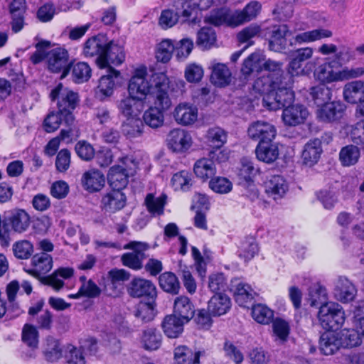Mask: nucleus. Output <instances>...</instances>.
<instances>
[{
    "label": "nucleus",
    "instance_id": "obj_1",
    "mask_svg": "<svg viewBox=\"0 0 364 364\" xmlns=\"http://www.w3.org/2000/svg\"><path fill=\"white\" fill-rule=\"evenodd\" d=\"M293 84L294 79L291 75L273 74L258 77L252 87L255 92L263 95L262 105L264 107L269 110H277L294 102L295 95L291 89Z\"/></svg>",
    "mask_w": 364,
    "mask_h": 364
},
{
    "label": "nucleus",
    "instance_id": "obj_2",
    "mask_svg": "<svg viewBox=\"0 0 364 364\" xmlns=\"http://www.w3.org/2000/svg\"><path fill=\"white\" fill-rule=\"evenodd\" d=\"M225 0H176L174 3L177 11L171 9L163 10L159 18V24L163 29H167L175 26L181 15L183 22L190 21L196 23L197 9H208L213 4L224 3Z\"/></svg>",
    "mask_w": 364,
    "mask_h": 364
},
{
    "label": "nucleus",
    "instance_id": "obj_3",
    "mask_svg": "<svg viewBox=\"0 0 364 364\" xmlns=\"http://www.w3.org/2000/svg\"><path fill=\"white\" fill-rule=\"evenodd\" d=\"M156 86L159 90L156 93L154 106L149 107L143 115L146 124L151 128L161 127L164 121V112L168 109L171 105V99L168 95L169 80L166 74L154 75Z\"/></svg>",
    "mask_w": 364,
    "mask_h": 364
},
{
    "label": "nucleus",
    "instance_id": "obj_4",
    "mask_svg": "<svg viewBox=\"0 0 364 364\" xmlns=\"http://www.w3.org/2000/svg\"><path fill=\"white\" fill-rule=\"evenodd\" d=\"M337 66L334 61L328 60L320 65L315 70L317 80L323 84L349 80L364 75V67H344L338 71L334 70Z\"/></svg>",
    "mask_w": 364,
    "mask_h": 364
},
{
    "label": "nucleus",
    "instance_id": "obj_5",
    "mask_svg": "<svg viewBox=\"0 0 364 364\" xmlns=\"http://www.w3.org/2000/svg\"><path fill=\"white\" fill-rule=\"evenodd\" d=\"M164 74V73H148L146 67H141L135 70L134 75L129 80L128 92L131 96H135L144 101L149 94H152L156 98V93L159 87L156 86L154 75Z\"/></svg>",
    "mask_w": 364,
    "mask_h": 364
},
{
    "label": "nucleus",
    "instance_id": "obj_6",
    "mask_svg": "<svg viewBox=\"0 0 364 364\" xmlns=\"http://www.w3.org/2000/svg\"><path fill=\"white\" fill-rule=\"evenodd\" d=\"M50 98L52 101L57 102L58 109L63 115L65 124L68 127L71 126L75 119L73 112L80 101L78 94L59 83L51 90Z\"/></svg>",
    "mask_w": 364,
    "mask_h": 364
},
{
    "label": "nucleus",
    "instance_id": "obj_7",
    "mask_svg": "<svg viewBox=\"0 0 364 364\" xmlns=\"http://www.w3.org/2000/svg\"><path fill=\"white\" fill-rule=\"evenodd\" d=\"M318 318L326 330H337L343 324L346 316L342 306L338 303L328 302L319 308Z\"/></svg>",
    "mask_w": 364,
    "mask_h": 364
},
{
    "label": "nucleus",
    "instance_id": "obj_8",
    "mask_svg": "<svg viewBox=\"0 0 364 364\" xmlns=\"http://www.w3.org/2000/svg\"><path fill=\"white\" fill-rule=\"evenodd\" d=\"M123 165H116L110 168L108 173V182L114 190L121 191L128 184L129 171L135 169L137 163L132 157L125 156L121 159Z\"/></svg>",
    "mask_w": 364,
    "mask_h": 364
},
{
    "label": "nucleus",
    "instance_id": "obj_9",
    "mask_svg": "<svg viewBox=\"0 0 364 364\" xmlns=\"http://www.w3.org/2000/svg\"><path fill=\"white\" fill-rule=\"evenodd\" d=\"M149 245L147 243L132 241L124 246L125 250H132V252L124 253L121 256L122 264L133 270H139L143 267V261L146 258L144 252Z\"/></svg>",
    "mask_w": 364,
    "mask_h": 364
},
{
    "label": "nucleus",
    "instance_id": "obj_10",
    "mask_svg": "<svg viewBox=\"0 0 364 364\" xmlns=\"http://www.w3.org/2000/svg\"><path fill=\"white\" fill-rule=\"evenodd\" d=\"M277 133L274 124L262 120L252 123L247 129L249 137L258 143L273 141Z\"/></svg>",
    "mask_w": 364,
    "mask_h": 364
},
{
    "label": "nucleus",
    "instance_id": "obj_11",
    "mask_svg": "<svg viewBox=\"0 0 364 364\" xmlns=\"http://www.w3.org/2000/svg\"><path fill=\"white\" fill-rule=\"evenodd\" d=\"M130 273L124 269H112L108 272L105 291L110 296H118L124 289V283L130 278Z\"/></svg>",
    "mask_w": 364,
    "mask_h": 364
},
{
    "label": "nucleus",
    "instance_id": "obj_12",
    "mask_svg": "<svg viewBox=\"0 0 364 364\" xmlns=\"http://www.w3.org/2000/svg\"><path fill=\"white\" fill-rule=\"evenodd\" d=\"M53 267V258L47 252H40L34 255L31 260L29 267H23V270L37 278L41 282V278L46 277Z\"/></svg>",
    "mask_w": 364,
    "mask_h": 364
},
{
    "label": "nucleus",
    "instance_id": "obj_13",
    "mask_svg": "<svg viewBox=\"0 0 364 364\" xmlns=\"http://www.w3.org/2000/svg\"><path fill=\"white\" fill-rule=\"evenodd\" d=\"M125 59V54L122 46L114 43L113 41H108L105 47L102 55L96 58V64L100 68H111L110 64L119 65Z\"/></svg>",
    "mask_w": 364,
    "mask_h": 364
},
{
    "label": "nucleus",
    "instance_id": "obj_14",
    "mask_svg": "<svg viewBox=\"0 0 364 364\" xmlns=\"http://www.w3.org/2000/svg\"><path fill=\"white\" fill-rule=\"evenodd\" d=\"M48 69L53 73L62 71V77H65L70 70L68 53L62 48H55L50 50L46 55Z\"/></svg>",
    "mask_w": 364,
    "mask_h": 364
},
{
    "label": "nucleus",
    "instance_id": "obj_15",
    "mask_svg": "<svg viewBox=\"0 0 364 364\" xmlns=\"http://www.w3.org/2000/svg\"><path fill=\"white\" fill-rule=\"evenodd\" d=\"M314 53V49L310 47L299 48L294 50L291 54V60L289 63L287 72L285 75H289L291 79L295 76L305 75L306 72L303 68L304 63L311 58Z\"/></svg>",
    "mask_w": 364,
    "mask_h": 364
},
{
    "label": "nucleus",
    "instance_id": "obj_16",
    "mask_svg": "<svg viewBox=\"0 0 364 364\" xmlns=\"http://www.w3.org/2000/svg\"><path fill=\"white\" fill-rule=\"evenodd\" d=\"M191 134L184 129H174L167 136V144L174 152L183 153L188 150L192 145Z\"/></svg>",
    "mask_w": 364,
    "mask_h": 364
},
{
    "label": "nucleus",
    "instance_id": "obj_17",
    "mask_svg": "<svg viewBox=\"0 0 364 364\" xmlns=\"http://www.w3.org/2000/svg\"><path fill=\"white\" fill-rule=\"evenodd\" d=\"M127 290L132 297H147L153 300L156 296V289L154 283L139 277L131 281Z\"/></svg>",
    "mask_w": 364,
    "mask_h": 364
},
{
    "label": "nucleus",
    "instance_id": "obj_18",
    "mask_svg": "<svg viewBox=\"0 0 364 364\" xmlns=\"http://www.w3.org/2000/svg\"><path fill=\"white\" fill-rule=\"evenodd\" d=\"M117 108L120 114L127 119L139 117L144 108V101L129 95L118 102Z\"/></svg>",
    "mask_w": 364,
    "mask_h": 364
},
{
    "label": "nucleus",
    "instance_id": "obj_19",
    "mask_svg": "<svg viewBox=\"0 0 364 364\" xmlns=\"http://www.w3.org/2000/svg\"><path fill=\"white\" fill-rule=\"evenodd\" d=\"M231 290L234 292L235 301L242 307H248V304L252 302L256 295V292L250 285L239 279L231 281Z\"/></svg>",
    "mask_w": 364,
    "mask_h": 364
},
{
    "label": "nucleus",
    "instance_id": "obj_20",
    "mask_svg": "<svg viewBox=\"0 0 364 364\" xmlns=\"http://www.w3.org/2000/svg\"><path fill=\"white\" fill-rule=\"evenodd\" d=\"M282 119L288 126H296L304 123L309 116V111L302 105L296 104L283 107Z\"/></svg>",
    "mask_w": 364,
    "mask_h": 364
},
{
    "label": "nucleus",
    "instance_id": "obj_21",
    "mask_svg": "<svg viewBox=\"0 0 364 364\" xmlns=\"http://www.w3.org/2000/svg\"><path fill=\"white\" fill-rule=\"evenodd\" d=\"M205 357V350L193 351L186 346H178L174 349L173 364H200V359Z\"/></svg>",
    "mask_w": 364,
    "mask_h": 364
},
{
    "label": "nucleus",
    "instance_id": "obj_22",
    "mask_svg": "<svg viewBox=\"0 0 364 364\" xmlns=\"http://www.w3.org/2000/svg\"><path fill=\"white\" fill-rule=\"evenodd\" d=\"M6 226H10L15 232L23 233L28 229L31 225V217L23 209H14L6 217Z\"/></svg>",
    "mask_w": 364,
    "mask_h": 364
},
{
    "label": "nucleus",
    "instance_id": "obj_23",
    "mask_svg": "<svg viewBox=\"0 0 364 364\" xmlns=\"http://www.w3.org/2000/svg\"><path fill=\"white\" fill-rule=\"evenodd\" d=\"M345 109V105L340 101L328 102L318 109L317 117L322 122H334L342 117Z\"/></svg>",
    "mask_w": 364,
    "mask_h": 364
},
{
    "label": "nucleus",
    "instance_id": "obj_24",
    "mask_svg": "<svg viewBox=\"0 0 364 364\" xmlns=\"http://www.w3.org/2000/svg\"><path fill=\"white\" fill-rule=\"evenodd\" d=\"M107 44V37L101 33L97 34L85 41L82 53L85 58L96 57V58H100L102 55Z\"/></svg>",
    "mask_w": 364,
    "mask_h": 364
},
{
    "label": "nucleus",
    "instance_id": "obj_25",
    "mask_svg": "<svg viewBox=\"0 0 364 364\" xmlns=\"http://www.w3.org/2000/svg\"><path fill=\"white\" fill-rule=\"evenodd\" d=\"M119 75V73L112 68L107 70V74L102 75L99 80V85L95 90L97 98L103 101L113 94L115 85L114 78L117 77Z\"/></svg>",
    "mask_w": 364,
    "mask_h": 364
},
{
    "label": "nucleus",
    "instance_id": "obj_26",
    "mask_svg": "<svg viewBox=\"0 0 364 364\" xmlns=\"http://www.w3.org/2000/svg\"><path fill=\"white\" fill-rule=\"evenodd\" d=\"M173 116L178 124L191 125L198 119V108L189 103H180L176 107Z\"/></svg>",
    "mask_w": 364,
    "mask_h": 364
},
{
    "label": "nucleus",
    "instance_id": "obj_27",
    "mask_svg": "<svg viewBox=\"0 0 364 364\" xmlns=\"http://www.w3.org/2000/svg\"><path fill=\"white\" fill-rule=\"evenodd\" d=\"M126 200L127 198L124 193L113 189L103 196L101 200V207L106 212L115 213L125 206Z\"/></svg>",
    "mask_w": 364,
    "mask_h": 364
},
{
    "label": "nucleus",
    "instance_id": "obj_28",
    "mask_svg": "<svg viewBox=\"0 0 364 364\" xmlns=\"http://www.w3.org/2000/svg\"><path fill=\"white\" fill-rule=\"evenodd\" d=\"M266 193L274 200L284 197L288 191V183L283 176L280 175L271 176L264 182Z\"/></svg>",
    "mask_w": 364,
    "mask_h": 364
},
{
    "label": "nucleus",
    "instance_id": "obj_29",
    "mask_svg": "<svg viewBox=\"0 0 364 364\" xmlns=\"http://www.w3.org/2000/svg\"><path fill=\"white\" fill-rule=\"evenodd\" d=\"M209 68L211 70L210 81L218 87H225L231 81V73L228 66L216 60L210 61Z\"/></svg>",
    "mask_w": 364,
    "mask_h": 364
},
{
    "label": "nucleus",
    "instance_id": "obj_30",
    "mask_svg": "<svg viewBox=\"0 0 364 364\" xmlns=\"http://www.w3.org/2000/svg\"><path fill=\"white\" fill-rule=\"evenodd\" d=\"M74 270L70 267H60L51 274L41 278V283L51 287L55 291H59L64 286V279L73 276Z\"/></svg>",
    "mask_w": 364,
    "mask_h": 364
},
{
    "label": "nucleus",
    "instance_id": "obj_31",
    "mask_svg": "<svg viewBox=\"0 0 364 364\" xmlns=\"http://www.w3.org/2000/svg\"><path fill=\"white\" fill-rule=\"evenodd\" d=\"M289 31L287 25L274 26L270 33L269 48L276 52H282L287 48V36Z\"/></svg>",
    "mask_w": 364,
    "mask_h": 364
},
{
    "label": "nucleus",
    "instance_id": "obj_32",
    "mask_svg": "<svg viewBox=\"0 0 364 364\" xmlns=\"http://www.w3.org/2000/svg\"><path fill=\"white\" fill-rule=\"evenodd\" d=\"M345 100L351 104L364 103V81L355 80L348 82L343 87Z\"/></svg>",
    "mask_w": 364,
    "mask_h": 364
},
{
    "label": "nucleus",
    "instance_id": "obj_33",
    "mask_svg": "<svg viewBox=\"0 0 364 364\" xmlns=\"http://www.w3.org/2000/svg\"><path fill=\"white\" fill-rule=\"evenodd\" d=\"M82 183L85 190L90 193L100 191L105 184L104 174L99 170L91 169L82 175Z\"/></svg>",
    "mask_w": 364,
    "mask_h": 364
},
{
    "label": "nucleus",
    "instance_id": "obj_34",
    "mask_svg": "<svg viewBox=\"0 0 364 364\" xmlns=\"http://www.w3.org/2000/svg\"><path fill=\"white\" fill-rule=\"evenodd\" d=\"M230 307V299L224 293L215 294L208 304V309L213 316H220L225 314Z\"/></svg>",
    "mask_w": 364,
    "mask_h": 364
},
{
    "label": "nucleus",
    "instance_id": "obj_35",
    "mask_svg": "<svg viewBox=\"0 0 364 364\" xmlns=\"http://www.w3.org/2000/svg\"><path fill=\"white\" fill-rule=\"evenodd\" d=\"M257 159L267 164L275 161L279 154L277 144L274 141L258 143L255 149Z\"/></svg>",
    "mask_w": 364,
    "mask_h": 364
},
{
    "label": "nucleus",
    "instance_id": "obj_36",
    "mask_svg": "<svg viewBox=\"0 0 364 364\" xmlns=\"http://www.w3.org/2000/svg\"><path fill=\"white\" fill-rule=\"evenodd\" d=\"M338 333H336L334 330H328L322 333L319 340L321 353L326 355L335 353L341 348Z\"/></svg>",
    "mask_w": 364,
    "mask_h": 364
},
{
    "label": "nucleus",
    "instance_id": "obj_37",
    "mask_svg": "<svg viewBox=\"0 0 364 364\" xmlns=\"http://www.w3.org/2000/svg\"><path fill=\"white\" fill-rule=\"evenodd\" d=\"M161 343L162 335L156 328H147L142 331L140 343L145 350L149 351L158 350Z\"/></svg>",
    "mask_w": 364,
    "mask_h": 364
},
{
    "label": "nucleus",
    "instance_id": "obj_38",
    "mask_svg": "<svg viewBox=\"0 0 364 364\" xmlns=\"http://www.w3.org/2000/svg\"><path fill=\"white\" fill-rule=\"evenodd\" d=\"M194 306L187 296H180L176 298L173 305V314L186 322L189 321L194 316Z\"/></svg>",
    "mask_w": 364,
    "mask_h": 364
},
{
    "label": "nucleus",
    "instance_id": "obj_39",
    "mask_svg": "<svg viewBox=\"0 0 364 364\" xmlns=\"http://www.w3.org/2000/svg\"><path fill=\"white\" fill-rule=\"evenodd\" d=\"M322 153L321 142L318 139H314L307 142L302 152L304 164L312 166L316 164Z\"/></svg>",
    "mask_w": 364,
    "mask_h": 364
},
{
    "label": "nucleus",
    "instance_id": "obj_40",
    "mask_svg": "<svg viewBox=\"0 0 364 364\" xmlns=\"http://www.w3.org/2000/svg\"><path fill=\"white\" fill-rule=\"evenodd\" d=\"M235 12L232 13L230 10L222 8L220 9L213 10L209 16L207 17L206 21L216 26L223 24L229 26L235 27V20L234 19Z\"/></svg>",
    "mask_w": 364,
    "mask_h": 364
},
{
    "label": "nucleus",
    "instance_id": "obj_41",
    "mask_svg": "<svg viewBox=\"0 0 364 364\" xmlns=\"http://www.w3.org/2000/svg\"><path fill=\"white\" fill-rule=\"evenodd\" d=\"M185 323L183 319L171 314L164 318L161 326L168 338H177L183 332Z\"/></svg>",
    "mask_w": 364,
    "mask_h": 364
},
{
    "label": "nucleus",
    "instance_id": "obj_42",
    "mask_svg": "<svg viewBox=\"0 0 364 364\" xmlns=\"http://www.w3.org/2000/svg\"><path fill=\"white\" fill-rule=\"evenodd\" d=\"M260 9L261 4L258 1H254L247 4L242 10L235 11V25L237 26L253 20L258 15Z\"/></svg>",
    "mask_w": 364,
    "mask_h": 364
},
{
    "label": "nucleus",
    "instance_id": "obj_43",
    "mask_svg": "<svg viewBox=\"0 0 364 364\" xmlns=\"http://www.w3.org/2000/svg\"><path fill=\"white\" fill-rule=\"evenodd\" d=\"M341 348H353L361 344L364 336L358 328H344L338 332Z\"/></svg>",
    "mask_w": 364,
    "mask_h": 364
},
{
    "label": "nucleus",
    "instance_id": "obj_44",
    "mask_svg": "<svg viewBox=\"0 0 364 364\" xmlns=\"http://www.w3.org/2000/svg\"><path fill=\"white\" fill-rule=\"evenodd\" d=\"M356 293L354 285L346 278H340L336 285V296L341 302L352 301Z\"/></svg>",
    "mask_w": 364,
    "mask_h": 364
},
{
    "label": "nucleus",
    "instance_id": "obj_45",
    "mask_svg": "<svg viewBox=\"0 0 364 364\" xmlns=\"http://www.w3.org/2000/svg\"><path fill=\"white\" fill-rule=\"evenodd\" d=\"M193 171L197 177L205 181L215 174L216 168L212 160L203 158L195 163Z\"/></svg>",
    "mask_w": 364,
    "mask_h": 364
},
{
    "label": "nucleus",
    "instance_id": "obj_46",
    "mask_svg": "<svg viewBox=\"0 0 364 364\" xmlns=\"http://www.w3.org/2000/svg\"><path fill=\"white\" fill-rule=\"evenodd\" d=\"M309 94L314 104L319 107L329 102L332 97L331 90L323 83L311 87Z\"/></svg>",
    "mask_w": 364,
    "mask_h": 364
},
{
    "label": "nucleus",
    "instance_id": "obj_47",
    "mask_svg": "<svg viewBox=\"0 0 364 364\" xmlns=\"http://www.w3.org/2000/svg\"><path fill=\"white\" fill-rule=\"evenodd\" d=\"M144 124L139 117L126 119L122 124V132L129 139L139 137L142 134Z\"/></svg>",
    "mask_w": 364,
    "mask_h": 364
},
{
    "label": "nucleus",
    "instance_id": "obj_48",
    "mask_svg": "<svg viewBox=\"0 0 364 364\" xmlns=\"http://www.w3.org/2000/svg\"><path fill=\"white\" fill-rule=\"evenodd\" d=\"M333 32L331 30L325 28H318L311 31L301 33L296 36L295 40L297 43H310L323 38H331Z\"/></svg>",
    "mask_w": 364,
    "mask_h": 364
},
{
    "label": "nucleus",
    "instance_id": "obj_49",
    "mask_svg": "<svg viewBox=\"0 0 364 364\" xmlns=\"http://www.w3.org/2000/svg\"><path fill=\"white\" fill-rule=\"evenodd\" d=\"M160 287L166 292L178 294L180 289V282L175 274L166 272L159 278Z\"/></svg>",
    "mask_w": 364,
    "mask_h": 364
},
{
    "label": "nucleus",
    "instance_id": "obj_50",
    "mask_svg": "<svg viewBox=\"0 0 364 364\" xmlns=\"http://www.w3.org/2000/svg\"><path fill=\"white\" fill-rule=\"evenodd\" d=\"M360 156V149L352 144L343 147L339 153V159L343 166H350L355 164Z\"/></svg>",
    "mask_w": 364,
    "mask_h": 364
},
{
    "label": "nucleus",
    "instance_id": "obj_51",
    "mask_svg": "<svg viewBox=\"0 0 364 364\" xmlns=\"http://www.w3.org/2000/svg\"><path fill=\"white\" fill-rule=\"evenodd\" d=\"M216 41V34L211 27H203L197 33L196 45L203 50L210 49Z\"/></svg>",
    "mask_w": 364,
    "mask_h": 364
},
{
    "label": "nucleus",
    "instance_id": "obj_52",
    "mask_svg": "<svg viewBox=\"0 0 364 364\" xmlns=\"http://www.w3.org/2000/svg\"><path fill=\"white\" fill-rule=\"evenodd\" d=\"M205 138L210 146L220 149L227 141V133L220 127H213L207 131Z\"/></svg>",
    "mask_w": 364,
    "mask_h": 364
},
{
    "label": "nucleus",
    "instance_id": "obj_53",
    "mask_svg": "<svg viewBox=\"0 0 364 364\" xmlns=\"http://www.w3.org/2000/svg\"><path fill=\"white\" fill-rule=\"evenodd\" d=\"M308 301L311 306L327 304V291L325 287L319 284L311 286L309 289Z\"/></svg>",
    "mask_w": 364,
    "mask_h": 364
},
{
    "label": "nucleus",
    "instance_id": "obj_54",
    "mask_svg": "<svg viewBox=\"0 0 364 364\" xmlns=\"http://www.w3.org/2000/svg\"><path fill=\"white\" fill-rule=\"evenodd\" d=\"M43 353L46 360L49 362H55L60 359L62 357V348L59 341L53 337H48Z\"/></svg>",
    "mask_w": 364,
    "mask_h": 364
},
{
    "label": "nucleus",
    "instance_id": "obj_55",
    "mask_svg": "<svg viewBox=\"0 0 364 364\" xmlns=\"http://www.w3.org/2000/svg\"><path fill=\"white\" fill-rule=\"evenodd\" d=\"M166 200V196L165 195L155 197L152 193L148 194L145 198V204L148 211L154 215L163 214Z\"/></svg>",
    "mask_w": 364,
    "mask_h": 364
},
{
    "label": "nucleus",
    "instance_id": "obj_56",
    "mask_svg": "<svg viewBox=\"0 0 364 364\" xmlns=\"http://www.w3.org/2000/svg\"><path fill=\"white\" fill-rule=\"evenodd\" d=\"M262 70V58L259 53H252L243 62L241 72L248 76L253 72H259Z\"/></svg>",
    "mask_w": 364,
    "mask_h": 364
},
{
    "label": "nucleus",
    "instance_id": "obj_57",
    "mask_svg": "<svg viewBox=\"0 0 364 364\" xmlns=\"http://www.w3.org/2000/svg\"><path fill=\"white\" fill-rule=\"evenodd\" d=\"M252 316L259 323L268 324L274 317V312L267 306L258 304L252 308Z\"/></svg>",
    "mask_w": 364,
    "mask_h": 364
},
{
    "label": "nucleus",
    "instance_id": "obj_58",
    "mask_svg": "<svg viewBox=\"0 0 364 364\" xmlns=\"http://www.w3.org/2000/svg\"><path fill=\"white\" fill-rule=\"evenodd\" d=\"M12 251L16 258L18 259H27L33 252V246L28 240H18L13 244Z\"/></svg>",
    "mask_w": 364,
    "mask_h": 364
},
{
    "label": "nucleus",
    "instance_id": "obj_59",
    "mask_svg": "<svg viewBox=\"0 0 364 364\" xmlns=\"http://www.w3.org/2000/svg\"><path fill=\"white\" fill-rule=\"evenodd\" d=\"M154 308L155 302L154 299L149 302H140L134 311V316L143 322L150 321L155 316Z\"/></svg>",
    "mask_w": 364,
    "mask_h": 364
},
{
    "label": "nucleus",
    "instance_id": "obj_60",
    "mask_svg": "<svg viewBox=\"0 0 364 364\" xmlns=\"http://www.w3.org/2000/svg\"><path fill=\"white\" fill-rule=\"evenodd\" d=\"M258 246L253 238H247L241 242L238 256L245 262L251 260L258 252Z\"/></svg>",
    "mask_w": 364,
    "mask_h": 364
},
{
    "label": "nucleus",
    "instance_id": "obj_61",
    "mask_svg": "<svg viewBox=\"0 0 364 364\" xmlns=\"http://www.w3.org/2000/svg\"><path fill=\"white\" fill-rule=\"evenodd\" d=\"M92 70L85 62H78L73 65L72 74L75 82L82 83L87 81L91 77Z\"/></svg>",
    "mask_w": 364,
    "mask_h": 364
},
{
    "label": "nucleus",
    "instance_id": "obj_62",
    "mask_svg": "<svg viewBox=\"0 0 364 364\" xmlns=\"http://www.w3.org/2000/svg\"><path fill=\"white\" fill-rule=\"evenodd\" d=\"M354 59V50L349 46L343 45L338 48V51L335 54V58L331 60L334 61L337 67L341 68Z\"/></svg>",
    "mask_w": 364,
    "mask_h": 364
},
{
    "label": "nucleus",
    "instance_id": "obj_63",
    "mask_svg": "<svg viewBox=\"0 0 364 364\" xmlns=\"http://www.w3.org/2000/svg\"><path fill=\"white\" fill-rule=\"evenodd\" d=\"M65 123L63 115L60 110L49 112L43 121V127L46 132L51 133L57 130L62 122Z\"/></svg>",
    "mask_w": 364,
    "mask_h": 364
},
{
    "label": "nucleus",
    "instance_id": "obj_64",
    "mask_svg": "<svg viewBox=\"0 0 364 364\" xmlns=\"http://www.w3.org/2000/svg\"><path fill=\"white\" fill-rule=\"evenodd\" d=\"M173 51L174 45L172 41L171 40H164L158 45L156 58L158 61L167 63L170 60Z\"/></svg>",
    "mask_w": 364,
    "mask_h": 364
}]
</instances>
